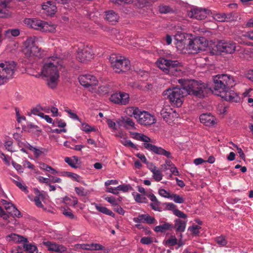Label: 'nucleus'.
Returning <instances> with one entry per match:
<instances>
[{
    "instance_id": "obj_1",
    "label": "nucleus",
    "mask_w": 253,
    "mask_h": 253,
    "mask_svg": "<svg viewBox=\"0 0 253 253\" xmlns=\"http://www.w3.org/2000/svg\"><path fill=\"white\" fill-rule=\"evenodd\" d=\"M62 58L60 56L53 55L49 57L44 63L41 71V74L38 77L42 76L46 78L47 86L52 89L55 88L58 83L59 72L57 66L61 65Z\"/></svg>"
},
{
    "instance_id": "obj_2",
    "label": "nucleus",
    "mask_w": 253,
    "mask_h": 253,
    "mask_svg": "<svg viewBox=\"0 0 253 253\" xmlns=\"http://www.w3.org/2000/svg\"><path fill=\"white\" fill-rule=\"evenodd\" d=\"M178 82L185 89L186 94L188 93L199 98L204 97L207 88L205 84L201 81L186 80L181 79H179Z\"/></svg>"
},
{
    "instance_id": "obj_3",
    "label": "nucleus",
    "mask_w": 253,
    "mask_h": 253,
    "mask_svg": "<svg viewBox=\"0 0 253 253\" xmlns=\"http://www.w3.org/2000/svg\"><path fill=\"white\" fill-rule=\"evenodd\" d=\"M213 92L217 96L220 92H224L227 89L235 85L233 77L227 74H218L213 77Z\"/></svg>"
},
{
    "instance_id": "obj_4",
    "label": "nucleus",
    "mask_w": 253,
    "mask_h": 253,
    "mask_svg": "<svg viewBox=\"0 0 253 253\" xmlns=\"http://www.w3.org/2000/svg\"><path fill=\"white\" fill-rule=\"evenodd\" d=\"M132 137L137 140L144 142L143 143L144 147L148 151L159 155H163L167 158H172L171 153L161 147H158L153 144L149 143L151 142V139L148 136L144 134L138 132H130Z\"/></svg>"
},
{
    "instance_id": "obj_5",
    "label": "nucleus",
    "mask_w": 253,
    "mask_h": 253,
    "mask_svg": "<svg viewBox=\"0 0 253 253\" xmlns=\"http://www.w3.org/2000/svg\"><path fill=\"white\" fill-rule=\"evenodd\" d=\"M157 65L164 73L170 76H178L182 74V67L177 61L161 58L157 61Z\"/></svg>"
},
{
    "instance_id": "obj_6",
    "label": "nucleus",
    "mask_w": 253,
    "mask_h": 253,
    "mask_svg": "<svg viewBox=\"0 0 253 253\" xmlns=\"http://www.w3.org/2000/svg\"><path fill=\"white\" fill-rule=\"evenodd\" d=\"M163 94L169 100L172 105L178 107L183 102L186 91L182 86L181 87H174L165 90Z\"/></svg>"
},
{
    "instance_id": "obj_7",
    "label": "nucleus",
    "mask_w": 253,
    "mask_h": 253,
    "mask_svg": "<svg viewBox=\"0 0 253 253\" xmlns=\"http://www.w3.org/2000/svg\"><path fill=\"white\" fill-rule=\"evenodd\" d=\"M109 61L114 71L116 73L125 72L129 69L130 67L129 61L119 54H111Z\"/></svg>"
},
{
    "instance_id": "obj_8",
    "label": "nucleus",
    "mask_w": 253,
    "mask_h": 253,
    "mask_svg": "<svg viewBox=\"0 0 253 253\" xmlns=\"http://www.w3.org/2000/svg\"><path fill=\"white\" fill-rule=\"evenodd\" d=\"M24 23L29 27L44 32L54 33L56 26L37 19L26 18Z\"/></svg>"
},
{
    "instance_id": "obj_9",
    "label": "nucleus",
    "mask_w": 253,
    "mask_h": 253,
    "mask_svg": "<svg viewBox=\"0 0 253 253\" xmlns=\"http://www.w3.org/2000/svg\"><path fill=\"white\" fill-rule=\"evenodd\" d=\"M236 43L231 41L221 40L213 45L211 50L213 54H219L222 53L232 54L236 50Z\"/></svg>"
},
{
    "instance_id": "obj_10",
    "label": "nucleus",
    "mask_w": 253,
    "mask_h": 253,
    "mask_svg": "<svg viewBox=\"0 0 253 253\" xmlns=\"http://www.w3.org/2000/svg\"><path fill=\"white\" fill-rule=\"evenodd\" d=\"M36 39V37L34 36L29 37L24 42L23 52L26 57L36 56L39 58L42 57L43 51L35 45Z\"/></svg>"
},
{
    "instance_id": "obj_11",
    "label": "nucleus",
    "mask_w": 253,
    "mask_h": 253,
    "mask_svg": "<svg viewBox=\"0 0 253 253\" xmlns=\"http://www.w3.org/2000/svg\"><path fill=\"white\" fill-rule=\"evenodd\" d=\"M15 67L16 64L14 61L0 63V85L13 75Z\"/></svg>"
},
{
    "instance_id": "obj_12",
    "label": "nucleus",
    "mask_w": 253,
    "mask_h": 253,
    "mask_svg": "<svg viewBox=\"0 0 253 253\" xmlns=\"http://www.w3.org/2000/svg\"><path fill=\"white\" fill-rule=\"evenodd\" d=\"M17 143L21 152L27 154V150H30L33 152L34 155L36 158H39L42 154H46L48 152V150L44 148H38L31 145L25 140L22 141L17 139Z\"/></svg>"
},
{
    "instance_id": "obj_13",
    "label": "nucleus",
    "mask_w": 253,
    "mask_h": 253,
    "mask_svg": "<svg viewBox=\"0 0 253 253\" xmlns=\"http://www.w3.org/2000/svg\"><path fill=\"white\" fill-rule=\"evenodd\" d=\"M94 57L92 46L84 45L78 48L77 58L82 63H86Z\"/></svg>"
},
{
    "instance_id": "obj_14",
    "label": "nucleus",
    "mask_w": 253,
    "mask_h": 253,
    "mask_svg": "<svg viewBox=\"0 0 253 253\" xmlns=\"http://www.w3.org/2000/svg\"><path fill=\"white\" fill-rule=\"evenodd\" d=\"M189 42L186 48L189 51V53L195 54L200 50H202L206 46L205 39L203 37L195 38L194 39H188Z\"/></svg>"
},
{
    "instance_id": "obj_15",
    "label": "nucleus",
    "mask_w": 253,
    "mask_h": 253,
    "mask_svg": "<svg viewBox=\"0 0 253 253\" xmlns=\"http://www.w3.org/2000/svg\"><path fill=\"white\" fill-rule=\"evenodd\" d=\"M136 120L139 124L144 126H150L155 124L156 122L154 115L147 111L141 110Z\"/></svg>"
},
{
    "instance_id": "obj_16",
    "label": "nucleus",
    "mask_w": 253,
    "mask_h": 253,
    "mask_svg": "<svg viewBox=\"0 0 253 253\" xmlns=\"http://www.w3.org/2000/svg\"><path fill=\"white\" fill-rule=\"evenodd\" d=\"M78 79L80 84L85 87L95 86L98 83L96 78L91 74L81 75Z\"/></svg>"
},
{
    "instance_id": "obj_17",
    "label": "nucleus",
    "mask_w": 253,
    "mask_h": 253,
    "mask_svg": "<svg viewBox=\"0 0 253 253\" xmlns=\"http://www.w3.org/2000/svg\"><path fill=\"white\" fill-rule=\"evenodd\" d=\"M110 100L116 104L126 105L129 101V95L124 92H116L111 95Z\"/></svg>"
},
{
    "instance_id": "obj_18",
    "label": "nucleus",
    "mask_w": 253,
    "mask_h": 253,
    "mask_svg": "<svg viewBox=\"0 0 253 253\" xmlns=\"http://www.w3.org/2000/svg\"><path fill=\"white\" fill-rule=\"evenodd\" d=\"M208 10L201 8H194L188 11L187 15L189 17L197 20H202L205 18L208 15Z\"/></svg>"
},
{
    "instance_id": "obj_19",
    "label": "nucleus",
    "mask_w": 253,
    "mask_h": 253,
    "mask_svg": "<svg viewBox=\"0 0 253 253\" xmlns=\"http://www.w3.org/2000/svg\"><path fill=\"white\" fill-rule=\"evenodd\" d=\"M220 93L219 96L226 101L236 103L240 101V97L238 94L234 90H231L230 88L227 89L224 92H220Z\"/></svg>"
},
{
    "instance_id": "obj_20",
    "label": "nucleus",
    "mask_w": 253,
    "mask_h": 253,
    "mask_svg": "<svg viewBox=\"0 0 253 253\" xmlns=\"http://www.w3.org/2000/svg\"><path fill=\"white\" fill-rule=\"evenodd\" d=\"M17 134L18 132L29 131V126L30 127H37L36 126L29 124L27 126L25 125L26 118L24 116H20L18 112L17 111Z\"/></svg>"
},
{
    "instance_id": "obj_21",
    "label": "nucleus",
    "mask_w": 253,
    "mask_h": 253,
    "mask_svg": "<svg viewBox=\"0 0 253 253\" xmlns=\"http://www.w3.org/2000/svg\"><path fill=\"white\" fill-rule=\"evenodd\" d=\"M175 44L178 50L186 52L184 50L186 47L187 39L184 33L177 32L174 36Z\"/></svg>"
},
{
    "instance_id": "obj_22",
    "label": "nucleus",
    "mask_w": 253,
    "mask_h": 253,
    "mask_svg": "<svg viewBox=\"0 0 253 253\" xmlns=\"http://www.w3.org/2000/svg\"><path fill=\"white\" fill-rule=\"evenodd\" d=\"M161 115L164 120L167 123L170 124L173 120L175 117H176L177 114L175 111H173L170 107H166L162 109L161 111Z\"/></svg>"
},
{
    "instance_id": "obj_23",
    "label": "nucleus",
    "mask_w": 253,
    "mask_h": 253,
    "mask_svg": "<svg viewBox=\"0 0 253 253\" xmlns=\"http://www.w3.org/2000/svg\"><path fill=\"white\" fill-rule=\"evenodd\" d=\"M200 121L206 126H211L216 124V120L211 113L201 114L199 117Z\"/></svg>"
},
{
    "instance_id": "obj_24",
    "label": "nucleus",
    "mask_w": 253,
    "mask_h": 253,
    "mask_svg": "<svg viewBox=\"0 0 253 253\" xmlns=\"http://www.w3.org/2000/svg\"><path fill=\"white\" fill-rule=\"evenodd\" d=\"M49 251L55 252L57 253H63L66 251L67 248L62 245H59L56 243L46 241L43 243Z\"/></svg>"
},
{
    "instance_id": "obj_25",
    "label": "nucleus",
    "mask_w": 253,
    "mask_h": 253,
    "mask_svg": "<svg viewBox=\"0 0 253 253\" xmlns=\"http://www.w3.org/2000/svg\"><path fill=\"white\" fill-rule=\"evenodd\" d=\"M76 248L78 249H83L90 251H99L104 250V247L99 244H77Z\"/></svg>"
},
{
    "instance_id": "obj_26",
    "label": "nucleus",
    "mask_w": 253,
    "mask_h": 253,
    "mask_svg": "<svg viewBox=\"0 0 253 253\" xmlns=\"http://www.w3.org/2000/svg\"><path fill=\"white\" fill-rule=\"evenodd\" d=\"M42 8L47 15H52L55 14L57 10V7L54 2L47 1L42 5Z\"/></svg>"
},
{
    "instance_id": "obj_27",
    "label": "nucleus",
    "mask_w": 253,
    "mask_h": 253,
    "mask_svg": "<svg viewBox=\"0 0 253 253\" xmlns=\"http://www.w3.org/2000/svg\"><path fill=\"white\" fill-rule=\"evenodd\" d=\"M146 196L151 201V203L150 205L151 208L154 211H162L163 210L160 206L161 203L158 200L156 197L152 193L146 194Z\"/></svg>"
},
{
    "instance_id": "obj_28",
    "label": "nucleus",
    "mask_w": 253,
    "mask_h": 253,
    "mask_svg": "<svg viewBox=\"0 0 253 253\" xmlns=\"http://www.w3.org/2000/svg\"><path fill=\"white\" fill-rule=\"evenodd\" d=\"M33 191L35 194V197L34 199L35 205L39 208H42L43 205L42 201H43L45 198V193L43 192L40 191L37 188H34Z\"/></svg>"
},
{
    "instance_id": "obj_29",
    "label": "nucleus",
    "mask_w": 253,
    "mask_h": 253,
    "mask_svg": "<svg viewBox=\"0 0 253 253\" xmlns=\"http://www.w3.org/2000/svg\"><path fill=\"white\" fill-rule=\"evenodd\" d=\"M125 112L129 117H133L137 120L139 113H140V109L136 107H128L126 108Z\"/></svg>"
},
{
    "instance_id": "obj_30",
    "label": "nucleus",
    "mask_w": 253,
    "mask_h": 253,
    "mask_svg": "<svg viewBox=\"0 0 253 253\" xmlns=\"http://www.w3.org/2000/svg\"><path fill=\"white\" fill-rule=\"evenodd\" d=\"M91 204V205L94 206L96 209L100 212L113 217L115 215L111 210L105 207H103L101 204H98L95 203H92Z\"/></svg>"
},
{
    "instance_id": "obj_31",
    "label": "nucleus",
    "mask_w": 253,
    "mask_h": 253,
    "mask_svg": "<svg viewBox=\"0 0 253 253\" xmlns=\"http://www.w3.org/2000/svg\"><path fill=\"white\" fill-rule=\"evenodd\" d=\"M187 220H182L180 219H176L174 220V226L176 231L180 232H184L187 223Z\"/></svg>"
},
{
    "instance_id": "obj_32",
    "label": "nucleus",
    "mask_w": 253,
    "mask_h": 253,
    "mask_svg": "<svg viewBox=\"0 0 253 253\" xmlns=\"http://www.w3.org/2000/svg\"><path fill=\"white\" fill-rule=\"evenodd\" d=\"M106 19L110 22L115 23L118 21L119 16L114 11L109 10L106 12Z\"/></svg>"
},
{
    "instance_id": "obj_33",
    "label": "nucleus",
    "mask_w": 253,
    "mask_h": 253,
    "mask_svg": "<svg viewBox=\"0 0 253 253\" xmlns=\"http://www.w3.org/2000/svg\"><path fill=\"white\" fill-rule=\"evenodd\" d=\"M62 202L67 206L75 207L78 204V200L75 197L66 196L63 198Z\"/></svg>"
},
{
    "instance_id": "obj_34",
    "label": "nucleus",
    "mask_w": 253,
    "mask_h": 253,
    "mask_svg": "<svg viewBox=\"0 0 253 253\" xmlns=\"http://www.w3.org/2000/svg\"><path fill=\"white\" fill-rule=\"evenodd\" d=\"M9 2L8 1H3L0 0V17L3 18L6 17L7 14L5 11V8L9 7Z\"/></svg>"
},
{
    "instance_id": "obj_35",
    "label": "nucleus",
    "mask_w": 253,
    "mask_h": 253,
    "mask_svg": "<svg viewBox=\"0 0 253 253\" xmlns=\"http://www.w3.org/2000/svg\"><path fill=\"white\" fill-rule=\"evenodd\" d=\"M24 249L28 253H38V249L35 244L27 243L24 245Z\"/></svg>"
},
{
    "instance_id": "obj_36",
    "label": "nucleus",
    "mask_w": 253,
    "mask_h": 253,
    "mask_svg": "<svg viewBox=\"0 0 253 253\" xmlns=\"http://www.w3.org/2000/svg\"><path fill=\"white\" fill-rule=\"evenodd\" d=\"M122 123L124 124L125 126L127 129H134L135 123L133 120L128 117L123 118Z\"/></svg>"
},
{
    "instance_id": "obj_37",
    "label": "nucleus",
    "mask_w": 253,
    "mask_h": 253,
    "mask_svg": "<svg viewBox=\"0 0 253 253\" xmlns=\"http://www.w3.org/2000/svg\"><path fill=\"white\" fill-rule=\"evenodd\" d=\"M172 227V225L168 222H165L161 225L156 226L154 230L156 232H163L166 230L169 229Z\"/></svg>"
},
{
    "instance_id": "obj_38",
    "label": "nucleus",
    "mask_w": 253,
    "mask_h": 253,
    "mask_svg": "<svg viewBox=\"0 0 253 253\" xmlns=\"http://www.w3.org/2000/svg\"><path fill=\"white\" fill-rule=\"evenodd\" d=\"M132 195L136 202L140 203H147V199L144 195H140L135 192H132Z\"/></svg>"
},
{
    "instance_id": "obj_39",
    "label": "nucleus",
    "mask_w": 253,
    "mask_h": 253,
    "mask_svg": "<svg viewBox=\"0 0 253 253\" xmlns=\"http://www.w3.org/2000/svg\"><path fill=\"white\" fill-rule=\"evenodd\" d=\"M159 11L162 14H168L173 12V9L169 5L161 4L158 7Z\"/></svg>"
},
{
    "instance_id": "obj_40",
    "label": "nucleus",
    "mask_w": 253,
    "mask_h": 253,
    "mask_svg": "<svg viewBox=\"0 0 253 253\" xmlns=\"http://www.w3.org/2000/svg\"><path fill=\"white\" fill-rule=\"evenodd\" d=\"M42 111H46L45 108L42 107L40 106H37L31 110V113L34 115H37L41 118V117L43 115V113L42 112Z\"/></svg>"
},
{
    "instance_id": "obj_41",
    "label": "nucleus",
    "mask_w": 253,
    "mask_h": 253,
    "mask_svg": "<svg viewBox=\"0 0 253 253\" xmlns=\"http://www.w3.org/2000/svg\"><path fill=\"white\" fill-rule=\"evenodd\" d=\"M151 172L152 173V177L156 181H160L163 179L162 172L158 168Z\"/></svg>"
},
{
    "instance_id": "obj_42",
    "label": "nucleus",
    "mask_w": 253,
    "mask_h": 253,
    "mask_svg": "<svg viewBox=\"0 0 253 253\" xmlns=\"http://www.w3.org/2000/svg\"><path fill=\"white\" fill-rule=\"evenodd\" d=\"M78 158L76 157H73L72 158L69 157H66L65 161L71 167L76 168L77 167V164L78 162Z\"/></svg>"
},
{
    "instance_id": "obj_43",
    "label": "nucleus",
    "mask_w": 253,
    "mask_h": 253,
    "mask_svg": "<svg viewBox=\"0 0 253 253\" xmlns=\"http://www.w3.org/2000/svg\"><path fill=\"white\" fill-rule=\"evenodd\" d=\"M81 129L86 133L95 131L96 130L94 126H91L85 123H82Z\"/></svg>"
},
{
    "instance_id": "obj_44",
    "label": "nucleus",
    "mask_w": 253,
    "mask_h": 253,
    "mask_svg": "<svg viewBox=\"0 0 253 253\" xmlns=\"http://www.w3.org/2000/svg\"><path fill=\"white\" fill-rule=\"evenodd\" d=\"M75 191L80 196H86L89 194V191L83 187H76L75 188Z\"/></svg>"
},
{
    "instance_id": "obj_45",
    "label": "nucleus",
    "mask_w": 253,
    "mask_h": 253,
    "mask_svg": "<svg viewBox=\"0 0 253 253\" xmlns=\"http://www.w3.org/2000/svg\"><path fill=\"white\" fill-rule=\"evenodd\" d=\"M170 199L178 204H182L184 202V199L182 196L176 194H171Z\"/></svg>"
},
{
    "instance_id": "obj_46",
    "label": "nucleus",
    "mask_w": 253,
    "mask_h": 253,
    "mask_svg": "<svg viewBox=\"0 0 253 253\" xmlns=\"http://www.w3.org/2000/svg\"><path fill=\"white\" fill-rule=\"evenodd\" d=\"M213 19L218 22H224L227 17L225 13H215L213 16Z\"/></svg>"
},
{
    "instance_id": "obj_47",
    "label": "nucleus",
    "mask_w": 253,
    "mask_h": 253,
    "mask_svg": "<svg viewBox=\"0 0 253 253\" xmlns=\"http://www.w3.org/2000/svg\"><path fill=\"white\" fill-rule=\"evenodd\" d=\"M117 188L118 189V191H121L123 192H127L132 189V188L130 184H126L119 185L117 186Z\"/></svg>"
},
{
    "instance_id": "obj_48",
    "label": "nucleus",
    "mask_w": 253,
    "mask_h": 253,
    "mask_svg": "<svg viewBox=\"0 0 253 253\" xmlns=\"http://www.w3.org/2000/svg\"><path fill=\"white\" fill-rule=\"evenodd\" d=\"M17 187L24 193L27 194L28 193V187L24 182L17 181Z\"/></svg>"
},
{
    "instance_id": "obj_49",
    "label": "nucleus",
    "mask_w": 253,
    "mask_h": 253,
    "mask_svg": "<svg viewBox=\"0 0 253 253\" xmlns=\"http://www.w3.org/2000/svg\"><path fill=\"white\" fill-rule=\"evenodd\" d=\"M63 214L66 217H69L70 219L75 218V216L72 212V211L70 209L64 208L62 211Z\"/></svg>"
},
{
    "instance_id": "obj_50",
    "label": "nucleus",
    "mask_w": 253,
    "mask_h": 253,
    "mask_svg": "<svg viewBox=\"0 0 253 253\" xmlns=\"http://www.w3.org/2000/svg\"><path fill=\"white\" fill-rule=\"evenodd\" d=\"M112 35H114L116 40L119 41L122 40L124 38L123 34H121L120 31L117 29H112L111 31Z\"/></svg>"
},
{
    "instance_id": "obj_51",
    "label": "nucleus",
    "mask_w": 253,
    "mask_h": 253,
    "mask_svg": "<svg viewBox=\"0 0 253 253\" xmlns=\"http://www.w3.org/2000/svg\"><path fill=\"white\" fill-rule=\"evenodd\" d=\"M121 142L126 146L130 147L131 148L135 147V145L130 140L125 138H122L121 140Z\"/></svg>"
},
{
    "instance_id": "obj_52",
    "label": "nucleus",
    "mask_w": 253,
    "mask_h": 253,
    "mask_svg": "<svg viewBox=\"0 0 253 253\" xmlns=\"http://www.w3.org/2000/svg\"><path fill=\"white\" fill-rule=\"evenodd\" d=\"M104 199L111 204L113 206H116L118 205V202L116 198L114 197H106Z\"/></svg>"
},
{
    "instance_id": "obj_53",
    "label": "nucleus",
    "mask_w": 253,
    "mask_h": 253,
    "mask_svg": "<svg viewBox=\"0 0 253 253\" xmlns=\"http://www.w3.org/2000/svg\"><path fill=\"white\" fill-rule=\"evenodd\" d=\"M173 214L179 218L183 219H186L187 217V215L185 213L177 209L173 211Z\"/></svg>"
},
{
    "instance_id": "obj_54",
    "label": "nucleus",
    "mask_w": 253,
    "mask_h": 253,
    "mask_svg": "<svg viewBox=\"0 0 253 253\" xmlns=\"http://www.w3.org/2000/svg\"><path fill=\"white\" fill-rule=\"evenodd\" d=\"M159 194L161 196L169 199H170L171 196V194L164 189H160L159 190Z\"/></svg>"
},
{
    "instance_id": "obj_55",
    "label": "nucleus",
    "mask_w": 253,
    "mask_h": 253,
    "mask_svg": "<svg viewBox=\"0 0 253 253\" xmlns=\"http://www.w3.org/2000/svg\"><path fill=\"white\" fill-rule=\"evenodd\" d=\"M17 243L22 244L23 247L26 243H28V241L27 238L17 234Z\"/></svg>"
},
{
    "instance_id": "obj_56",
    "label": "nucleus",
    "mask_w": 253,
    "mask_h": 253,
    "mask_svg": "<svg viewBox=\"0 0 253 253\" xmlns=\"http://www.w3.org/2000/svg\"><path fill=\"white\" fill-rule=\"evenodd\" d=\"M153 242L152 238L150 237H143L140 239V243L144 245H149Z\"/></svg>"
},
{
    "instance_id": "obj_57",
    "label": "nucleus",
    "mask_w": 253,
    "mask_h": 253,
    "mask_svg": "<svg viewBox=\"0 0 253 253\" xmlns=\"http://www.w3.org/2000/svg\"><path fill=\"white\" fill-rule=\"evenodd\" d=\"M201 227L198 225H193L188 228V230L194 235H198L199 233V229Z\"/></svg>"
},
{
    "instance_id": "obj_58",
    "label": "nucleus",
    "mask_w": 253,
    "mask_h": 253,
    "mask_svg": "<svg viewBox=\"0 0 253 253\" xmlns=\"http://www.w3.org/2000/svg\"><path fill=\"white\" fill-rule=\"evenodd\" d=\"M69 177L79 182L82 183L83 182L82 178L80 175L75 173L71 172Z\"/></svg>"
},
{
    "instance_id": "obj_59",
    "label": "nucleus",
    "mask_w": 253,
    "mask_h": 253,
    "mask_svg": "<svg viewBox=\"0 0 253 253\" xmlns=\"http://www.w3.org/2000/svg\"><path fill=\"white\" fill-rule=\"evenodd\" d=\"M145 222L148 224H153L156 221L154 217L150 216L148 214H145Z\"/></svg>"
},
{
    "instance_id": "obj_60",
    "label": "nucleus",
    "mask_w": 253,
    "mask_h": 253,
    "mask_svg": "<svg viewBox=\"0 0 253 253\" xmlns=\"http://www.w3.org/2000/svg\"><path fill=\"white\" fill-rule=\"evenodd\" d=\"M177 243V239L174 236L171 237L169 239L166 241V245L169 246H174L176 245Z\"/></svg>"
},
{
    "instance_id": "obj_61",
    "label": "nucleus",
    "mask_w": 253,
    "mask_h": 253,
    "mask_svg": "<svg viewBox=\"0 0 253 253\" xmlns=\"http://www.w3.org/2000/svg\"><path fill=\"white\" fill-rule=\"evenodd\" d=\"M145 214L139 215L133 218V221L135 223H140L145 222Z\"/></svg>"
},
{
    "instance_id": "obj_62",
    "label": "nucleus",
    "mask_w": 253,
    "mask_h": 253,
    "mask_svg": "<svg viewBox=\"0 0 253 253\" xmlns=\"http://www.w3.org/2000/svg\"><path fill=\"white\" fill-rule=\"evenodd\" d=\"M216 242L219 245L221 246H225L227 244V242L225 239L222 236L217 237L216 239Z\"/></svg>"
},
{
    "instance_id": "obj_63",
    "label": "nucleus",
    "mask_w": 253,
    "mask_h": 253,
    "mask_svg": "<svg viewBox=\"0 0 253 253\" xmlns=\"http://www.w3.org/2000/svg\"><path fill=\"white\" fill-rule=\"evenodd\" d=\"M166 205V210H169L172 211V212L173 213V211L174 210H176V206L174 204L171 203H166L165 204Z\"/></svg>"
},
{
    "instance_id": "obj_64",
    "label": "nucleus",
    "mask_w": 253,
    "mask_h": 253,
    "mask_svg": "<svg viewBox=\"0 0 253 253\" xmlns=\"http://www.w3.org/2000/svg\"><path fill=\"white\" fill-rule=\"evenodd\" d=\"M174 164L170 160H166L165 163L162 165V167L164 169V170H166L169 169V168H170Z\"/></svg>"
}]
</instances>
